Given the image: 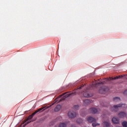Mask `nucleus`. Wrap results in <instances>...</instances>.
I'll list each match as a JSON object with an SVG mask.
<instances>
[{"mask_svg": "<svg viewBox=\"0 0 127 127\" xmlns=\"http://www.w3.org/2000/svg\"><path fill=\"white\" fill-rule=\"evenodd\" d=\"M123 75L117 76L116 77L113 78L110 77L109 78H105L103 81H100L99 83H97L96 85L101 84H105L107 83V82H110V81H112V80H116V79H120V78H122Z\"/></svg>", "mask_w": 127, "mask_h": 127, "instance_id": "obj_3", "label": "nucleus"}, {"mask_svg": "<svg viewBox=\"0 0 127 127\" xmlns=\"http://www.w3.org/2000/svg\"><path fill=\"white\" fill-rule=\"evenodd\" d=\"M68 92H65L63 94V95H66V94H67Z\"/></svg>", "mask_w": 127, "mask_h": 127, "instance_id": "obj_24", "label": "nucleus"}, {"mask_svg": "<svg viewBox=\"0 0 127 127\" xmlns=\"http://www.w3.org/2000/svg\"><path fill=\"white\" fill-rule=\"evenodd\" d=\"M46 108V107H44L43 108L38 109L37 110H36L35 112L33 113L31 115H29L27 120V121L23 125V127H25V126H27V125H28V124H30V123H31V120H31V119H32V118H33V116H35V115H36V114H37V113H39V112H44V111L45 110V109Z\"/></svg>", "mask_w": 127, "mask_h": 127, "instance_id": "obj_1", "label": "nucleus"}, {"mask_svg": "<svg viewBox=\"0 0 127 127\" xmlns=\"http://www.w3.org/2000/svg\"><path fill=\"white\" fill-rule=\"evenodd\" d=\"M90 111L91 113H92V114H97V113H98V110H97V109L94 108H91L90 109Z\"/></svg>", "mask_w": 127, "mask_h": 127, "instance_id": "obj_11", "label": "nucleus"}, {"mask_svg": "<svg viewBox=\"0 0 127 127\" xmlns=\"http://www.w3.org/2000/svg\"><path fill=\"white\" fill-rule=\"evenodd\" d=\"M92 102V101L89 99H85L83 101V104L84 106H87V105H90V103Z\"/></svg>", "mask_w": 127, "mask_h": 127, "instance_id": "obj_10", "label": "nucleus"}, {"mask_svg": "<svg viewBox=\"0 0 127 127\" xmlns=\"http://www.w3.org/2000/svg\"><path fill=\"white\" fill-rule=\"evenodd\" d=\"M124 95H127V90H125L124 92Z\"/></svg>", "mask_w": 127, "mask_h": 127, "instance_id": "obj_22", "label": "nucleus"}, {"mask_svg": "<svg viewBox=\"0 0 127 127\" xmlns=\"http://www.w3.org/2000/svg\"><path fill=\"white\" fill-rule=\"evenodd\" d=\"M122 126L124 127H127V122L125 121L122 123Z\"/></svg>", "mask_w": 127, "mask_h": 127, "instance_id": "obj_19", "label": "nucleus"}, {"mask_svg": "<svg viewBox=\"0 0 127 127\" xmlns=\"http://www.w3.org/2000/svg\"><path fill=\"white\" fill-rule=\"evenodd\" d=\"M108 91H109V87L107 86L101 87L99 89L100 94H105L106 92H108Z\"/></svg>", "mask_w": 127, "mask_h": 127, "instance_id": "obj_5", "label": "nucleus"}, {"mask_svg": "<svg viewBox=\"0 0 127 127\" xmlns=\"http://www.w3.org/2000/svg\"><path fill=\"white\" fill-rule=\"evenodd\" d=\"M67 116L70 119H73L74 118H75L76 116H77V114L74 111H69Z\"/></svg>", "mask_w": 127, "mask_h": 127, "instance_id": "obj_6", "label": "nucleus"}, {"mask_svg": "<svg viewBox=\"0 0 127 127\" xmlns=\"http://www.w3.org/2000/svg\"><path fill=\"white\" fill-rule=\"evenodd\" d=\"M67 127V124L63 123H61L59 125V127Z\"/></svg>", "mask_w": 127, "mask_h": 127, "instance_id": "obj_15", "label": "nucleus"}, {"mask_svg": "<svg viewBox=\"0 0 127 127\" xmlns=\"http://www.w3.org/2000/svg\"><path fill=\"white\" fill-rule=\"evenodd\" d=\"M62 106L60 105H57L55 108V112H59V110L61 109Z\"/></svg>", "mask_w": 127, "mask_h": 127, "instance_id": "obj_13", "label": "nucleus"}, {"mask_svg": "<svg viewBox=\"0 0 127 127\" xmlns=\"http://www.w3.org/2000/svg\"><path fill=\"white\" fill-rule=\"evenodd\" d=\"M118 116L119 118L124 119V118H126V117H127V113L125 112H121L118 114Z\"/></svg>", "mask_w": 127, "mask_h": 127, "instance_id": "obj_7", "label": "nucleus"}, {"mask_svg": "<svg viewBox=\"0 0 127 127\" xmlns=\"http://www.w3.org/2000/svg\"><path fill=\"white\" fill-rule=\"evenodd\" d=\"M54 105V103H53V104H52V105H50L49 107H47V108H46V109H48V108H50V107H52V106H53Z\"/></svg>", "mask_w": 127, "mask_h": 127, "instance_id": "obj_21", "label": "nucleus"}, {"mask_svg": "<svg viewBox=\"0 0 127 127\" xmlns=\"http://www.w3.org/2000/svg\"><path fill=\"white\" fill-rule=\"evenodd\" d=\"M87 121L89 123H94L96 122V119L93 117H89L87 118Z\"/></svg>", "mask_w": 127, "mask_h": 127, "instance_id": "obj_9", "label": "nucleus"}, {"mask_svg": "<svg viewBox=\"0 0 127 127\" xmlns=\"http://www.w3.org/2000/svg\"><path fill=\"white\" fill-rule=\"evenodd\" d=\"M83 96L85 98H89V97H92V95H90L88 92H85L83 93Z\"/></svg>", "mask_w": 127, "mask_h": 127, "instance_id": "obj_12", "label": "nucleus"}, {"mask_svg": "<svg viewBox=\"0 0 127 127\" xmlns=\"http://www.w3.org/2000/svg\"><path fill=\"white\" fill-rule=\"evenodd\" d=\"M73 110H74V111H77V110H79V105H74L73 107Z\"/></svg>", "mask_w": 127, "mask_h": 127, "instance_id": "obj_18", "label": "nucleus"}, {"mask_svg": "<svg viewBox=\"0 0 127 127\" xmlns=\"http://www.w3.org/2000/svg\"><path fill=\"white\" fill-rule=\"evenodd\" d=\"M71 127H76V126L72 125H71Z\"/></svg>", "mask_w": 127, "mask_h": 127, "instance_id": "obj_23", "label": "nucleus"}, {"mask_svg": "<svg viewBox=\"0 0 127 127\" xmlns=\"http://www.w3.org/2000/svg\"><path fill=\"white\" fill-rule=\"evenodd\" d=\"M112 122L113 124H120V119L116 117H113L112 118Z\"/></svg>", "mask_w": 127, "mask_h": 127, "instance_id": "obj_8", "label": "nucleus"}, {"mask_svg": "<svg viewBox=\"0 0 127 127\" xmlns=\"http://www.w3.org/2000/svg\"><path fill=\"white\" fill-rule=\"evenodd\" d=\"M63 100V99H61L60 100L59 102H61V101H62Z\"/></svg>", "mask_w": 127, "mask_h": 127, "instance_id": "obj_25", "label": "nucleus"}, {"mask_svg": "<svg viewBox=\"0 0 127 127\" xmlns=\"http://www.w3.org/2000/svg\"><path fill=\"white\" fill-rule=\"evenodd\" d=\"M83 87H84V85L82 84L80 87L74 89L71 93L66 95L65 98H68V97H70V96H75V95H77V94H80V93H81V89L83 88Z\"/></svg>", "mask_w": 127, "mask_h": 127, "instance_id": "obj_2", "label": "nucleus"}, {"mask_svg": "<svg viewBox=\"0 0 127 127\" xmlns=\"http://www.w3.org/2000/svg\"><path fill=\"white\" fill-rule=\"evenodd\" d=\"M127 106L126 104H120L116 105H114L113 108L114 110L117 111L119 109V108H127Z\"/></svg>", "mask_w": 127, "mask_h": 127, "instance_id": "obj_4", "label": "nucleus"}, {"mask_svg": "<svg viewBox=\"0 0 127 127\" xmlns=\"http://www.w3.org/2000/svg\"><path fill=\"white\" fill-rule=\"evenodd\" d=\"M104 127H110V123L109 122L104 121L103 123Z\"/></svg>", "mask_w": 127, "mask_h": 127, "instance_id": "obj_14", "label": "nucleus"}, {"mask_svg": "<svg viewBox=\"0 0 127 127\" xmlns=\"http://www.w3.org/2000/svg\"><path fill=\"white\" fill-rule=\"evenodd\" d=\"M114 102H120L121 99L119 97H115L113 98Z\"/></svg>", "mask_w": 127, "mask_h": 127, "instance_id": "obj_16", "label": "nucleus"}, {"mask_svg": "<svg viewBox=\"0 0 127 127\" xmlns=\"http://www.w3.org/2000/svg\"><path fill=\"white\" fill-rule=\"evenodd\" d=\"M97 126H100V124H98L97 123H92V126L93 127H97Z\"/></svg>", "mask_w": 127, "mask_h": 127, "instance_id": "obj_20", "label": "nucleus"}, {"mask_svg": "<svg viewBox=\"0 0 127 127\" xmlns=\"http://www.w3.org/2000/svg\"><path fill=\"white\" fill-rule=\"evenodd\" d=\"M76 123H77V124H82V123H83V120L81 118H79L77 120Z\"/></svg>", "mask_w": 127, "mask_h": 127, "instance_id": "obj_17", "label": "nucleus"}]
</instances>
